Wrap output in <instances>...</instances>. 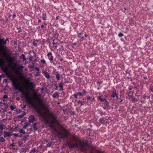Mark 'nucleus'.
Listing matches in <instances>:
<instances>
[{"mask_svg":"<svg viewBox=\"0 0 153 153\" xmlns=\"http://www.w3.org/2000/svg\"><path fill=\"white\" fill-rule=\"evenodd\" d=\"M100 121L101 123H104L105 122V121L102 118L100 119Z\"/></svg>","mask_w":153,"mask_h":153,"instance_id":"21","label":"nucleus"},{"mask_svg":"<svg viewBox=\"0 0 153 153\" xmlns=\"http://www.w3.org/2000/svg\"><path fill=\"white\" fill-rule=\"evenodd\" d=\"M91 153H102L101 151L99 150L96 149L95 148H94L93 149H92L91 151Z\"/></svg>","mask_w":153,"mask_h":153,"instance_id":"6","label":"nucleus"},{"mask_svg":"<svg viewBox=\"0 0 153 153\" xmlns=\"http://www.w3.org/2000/svg\"><path fill=\"white\" fill-rule=\"evenodd\" d=\"M3 129V125H0V129L1 130V131H0V133L2 132V130Z\"/></svg>","mask_w":153,"mask_h":153,"instance_id":"29","label":"nucleus"},{"mask_svg":"<svg viewBox=\"0 0 153 153\" xmlns=\"http://www.w3.org/2000/svg\"><path fill=\"white\" fill-rule=\"evenodd\" d=\"M55 86H56V88H55V89L56 90H58V86L57 85H55Z\"/></svg>","mask_w":153,"mask_h":153,"instance_id":"45","label":"nucleus"},{"mask_svg":"<svg viewBox=\"0 0 153 153\" xmlns=\"http://www.w3.org/2000/svg\"><path fill=\"white\" fill-rule=\"evenodd\" d=\"M40 117L46 123L50 124V127L52 130V132L54 135L58 136L61 138L66 137L68 135V132L67 130L62 132L59 131L55 126V124L59 125V123L56 120V117L48 111L42 112L40 110H37Z\"/></svg>","mask_w":153,"mask_h":153,"instance_id":"1","label":"nucleus"},{"mask_svg":"<svg viewBox=\"0 0 153 153\" xmlns=\"http://www.w3.org/2000/svg\"><path fill=\"white\" fill-rule=\"evenodd\" d=\"M5 139L3 137H1L0 138V141L1 142H3L5 141Z\"/></svg>","mask_w":153,"mask_h":153,"instance_id":"20","label":"nucleus"},{"mask_svg":"<svg viewBox=\"0 0 153 153\" xmlns=\"http://www.w3.org/2000/svg\"><path fill=\"white\" fill-rule=\"evenodd\" d=\"M76 139V136L75 135L72 136L70 138V142H67L66 143V145L67 146H69L70 148H77L78 145L77 143V141Z\"/></svg>","mask_w":153,"mask_h":153,"instance_id":"3","label":"nucleus"},{"mask_svg":"<svg viewBox=\"0 0 153 153\" xmlns=\"http://www.w3.org/2000/svg\"><path fill=\"white\" fill-rule=\"evenodd\" d=\"M8 40V39H7L6 40H4V39H0V45H5L6 44L7 41Z\"/></svg>","mask_w":153,"mask_h":153,"instance_id":"7","label":"nucleus"},{"mask_svg":"<svg viewBox=\"0 0 153 153\" xmlns=\"http://www.w3.org/2000/svg\"><path fill=\"white\" fill-rule=\"evenodd\" d=\"M44 27V25H41V27L42 28H43V27Z\"/></svg>","mask_w":153,"mask_h":153,"instance_id":"53","label":"nucleus"},{"mask_svg":"<svg viewBox=\"0 0 153 153\" xmlns=\"http://www.w3.org/2000/svg\"><path fill=\"white\" fill-rule=\"evenodd\" d=\"M59 16H57L56 17V20L58 19H59Z\"/></svg>","mask_w":153,"mask_h":153,"instance_id":"48","label":"nucleus"},{"mask_svg":"<svg viewBox=\"0 0 153 153\" xmlns=\"http://www.w3.org/2000/svg\"><path fill=\"white\" fill-rule=\"evenodd\" d=\"M4 98H8L7 96L6 95H4Z\"/></svg>","mask_w":153,"mask_h":153,"instance_id":"38","label":"nucleus"},{"mask_svg":"<svg viewBox=\"0 0 153 153\" xmlns=\"http://www.w3.org/2000/svg\"><path fill=\"white\" fill-rule=\"evenodd\" d=\"M123 101V100H121L120 101V102H122Z\"/></svg>","mask_w":153,"mask_h":153,"instance_id":"61","label":"nucleus"},{"mask_svg":"<svg viewBox=\"0 0 153 153\" xmlns=\"http://www.w3.org/2000/svg\"><path fill=\"white\" fill-rule=\"evenodd\" d=\"M118 36L120 37H122L123 36V33H120L118 35Z\"/></svg>","mask_w":153,"mask_h":153,"instance_id":"28","label":"nucleus"},{"mask_svg":"<svg viewBox=\"0 0 153 153\" xmlns=\"http://www.w3.org/2000/svg\"><path fill=\"white\" fill-rule=\"evenodd\" d=\"M4 63L5 62L4 61L2 60H1L0 59V65H3Z\"/></svg>","mask_w":153,"mask_h":153,"instance_id":"23","label":"nucleus"},{"mask_svg":"<svg viewBox=\"0 0 153 153\" xmlns=\"http://www.w3.org/2000/svg\"><path fill=\"white\" fill-rule=\"evenodd\" d=\"M29 124V123L26 122V123H25V125H26L27 126Z\"/></svg>","mask_w":153,"mask_h":153,"instance_id":"39","label":"nucleus"},{"mask_svg":"<svg viewBox=\"0 0 153 153\" xmlns=\"http://www.w3.org/2000/svg\"><path fill=\"white\" fill-rule=\"evenodd\" d=\"M48 153H51V152H48Z\"/></svg>","mask_w":153,"mask_h":153,"instance_id":"64","label":"nucleus"},{"mask_svg":"<svg viewBox=\"0 0 153 153\" xmlns=\"http://www.w3.org/2000/svg\"><path fill=\"white\" fill-rule=\"evenodd\" d=\"M19 132L20 133H22L23 134H25V131H23L22 129H21L20 130H19Z\"/></svg>","mask_w":153,"mask_h":153,"instance_id":"22","label":"nucleus"},{"mask_svg":"<svg viewBox=\"0 0 153 153\" xmlns=\"http://www.w3.org/2000/svg\"><path fill=\"white\" fill-rule=\"evenodd\" d=\"M27 127V126H26V125H25L23 127V129L26 128Z\"/></svg>","mask_w":153,"mask_h":153,"instance_id":"42","label":"nucleus"},{"mask_svg":"<svg viewBox=\"0 0 153 153\" xmlns=\"http://www.w3.org/2000/svg\"><path fill=\"white\" fill-rule=\"evenodd\" d=\"M14 135L15 136H17V135L16 134H14Z\"/></svg>","mask_w":153,"mask_h":153,"instance_id":"58","label":"nucleus"},{"mask_svg":"<svg viewBox=\"0 0 153 153\" xmlns=\"http://www.w3.org/2000/svg\"><path fill=\"white\" fill-rule=\"evenodd\" d=\"M27 139V137L26 136H25L23 138V140H26Z\"/></svg>","mask_w":153,"mask_h":153,"instance_id":"36","label":"nucleus"},{"mask_svg":"<svg viewBox=\"0 0 153 153\" xmlns=\"http://www.w3.org/2000/svg\"><path fill=\"white\" fill-rule=\"evenodd\" d=\"M29 121L30 123H33L35 120V117L33 115L30 116L29 117Z\"/></svg>","mask_w":153,"mask_h":153,"instance_id":"8","label":"nucleus"},{"mask_svg":"<svg viewBox=\"0 0 153 153\" xmlns=\"http://www.w3.org/2000/svg\"><path fill=\"white\" fill-rule=\"evenodd\" d=\"M22 136V134H20L19 136V137H21Z\"/></svg>","mask_w":153,"mask_h":153,"instance_id":"57","label":"nucleus"},{"mask_svg":"<svg viewBox=\"0 0 153 153\" xmlns=\"http://www.w3.org/2000/svg\"><path fill=\"white\" fill-rule=\"evenodd\" d=\"M57 43V41H56L55 40H54L53 41V42L52 43V44L53 45H55V44H56Z\"/></svg>","mask_w":153,"mask_h":153,"instance_id":"31","label":"nucleus"},{"mask_svg":"<svg viewBox=\"0 0 153 153\" xmlns=\"http://www.w3.org/2000/svg\"><path fill=\"white\" fill-rule=\"evenodd\" d=\"M36 148H33V149L30 152V153H34L36 152Z\"/></svg>","mask_w":153,"mask_h":153,"instance_id":"18","label":"nucleus"},{"mask_svg":"<svg viewBox=\"0 0 153 153\" xmlns=\"http://www.w3.org/2000/svg\"><path fill=\"white\" fill-rule=\"evenodd\" d=\"M117 97V98L118 99V96L117 95V96H116Z\"/></svg>","mask_w":153,"mask_h":153,"instance_id":"60","label":"nucleus"},{"mask_svg":"<svg viewBox=\"0 0 153 153\" xmlns=\"http://www.w3.org/2000/svg\"><path fill=\"white\" fill-rule=\"evenodd\" d=\"M59 87L62 90V88L63 87V85L62 84V83H60V84L59 85Z\"/></svg>","mask_w":153,"mask_h":153,"instance_id":"27","label":"nucleus"},{"mask_svg":"<svg viewBox=\"0 0 153 153\" xmlns=\"http://www.w3.org/2000/svg\"><path fill=\"white\" fill-rule=\"evenodd\" d=\"M76 141H77L78 148H79V149L81 150L83 152L87 150V147L85 145H88V143L86 141L84 142H82L81 140L77 137H76Z\"/></svg>","mask_w":153,"mask_h":153,"instance_id":"4","label":"nucleus"},{"mask_svg":"<svg viewBox=\"0 0 153 153\" xmlns=\"http://www.w3.org/2000/svg\"><path fill=\"white\" fill-rule=\"evenodd\" d=\"M33 45H36V44L35 43H34V42H33Z\"/></svg>","mask_w":153,"mask_h":153,"instance_id":"54","label":"nucleus"},{"mask_svg":"<svg viewBox=\"0 0 153 153\" xmlns=\"http://www.w3.org/2000/svg\"><path fill=\"white\" fill-rule=\"evenodd\" d=\"M58 93L57 92H55L54 93L53 95V98H56L58 96Z\"/></svg>","mask_w":153,"mask_h":153,"instance_id":"16","label":"nucleus"},{"mask_svg":"<svg viewBox=\"0 0 153 153\" xmlns=\"http://www.w3.org/2000/svg\"><path fill=\"white\" fill-rule=\"evenodd\" d=\"M52 143V142L51 141L49 142L48 144H46V147H50L51 146Z\"/></svg>","mask_w":153,"mask_h":153,"instance_id":"17","label":"nucleus"},{"mask_svg":"<svg viewBox=\"0 0 153 153\" xmlns=\"http://www.w3.org/2000/svg\"><path fill=\"white\" fill-rule=\"evenodd\" d=\"M47 56L48 57V59H49L50 62L51 63H53V56L52 55V53L51 52H50L48 53L47 54Z\"/></svg>","mask_w":153,"mask_h":153,"instance_id":"5","label":"nucleus"},{"mask_svg":"<svg viewBox=\"0 0 153 153\" xmlns=\"http://www.w3.org/2000/svg\"><path fill=\"white\" fill-rule=\"evenodd\" d=\"M13 17H15V16H16V15H15V14H14L13 15Z\"/></svg>","mask_w":153,"mask_h":153,"instance_id":"52","label":"nucleus"},{"mask_svg":"<svg viewBox=\"0 0 153 153\" xmlns=\"http://www.w3.org/2000/svg\"><path fill=\"white\" fill-rule=\"evenodd\" d=\"M87 35L86 34H85V36L86 37H87Z\"/></svg>","mask_w":153,"mask_h":153,"instance_id":"55","label":"nucleus"},{"mask_svg":"<svg viewBox=\"0 0 153 153\" xmlns=\"http://www.w3.org/2000/svg\"><path fill=\"white\" fill-rule=\"evenodd\" d=\"M60 75L58 73H57L56 74V78L57 80L59 81V80H60Z\"/></svg>","mask_w":153,"mask_h":153,"instance_id":"12","label":"nucleus"},{"mask_svg":"<svg viewBox=\"0 0 153 153\" xmlns=\"http://www.w3.org/2000/svg\"><path fill=\"white\" fill-rule=\"evenodd\" d=\"M98 99V100H100L101 99V97L100 96H99Z\"/></svg>","mask_w":153,"mask_h":153,"instance_id":"44","label":"nucleus"},{"mask_svg":"<svg viewBox=\"0 0 153 153\" xmlns=\"http://www.w3.org/2000/svg\"><path fill=\"white\" fill-rule=\"evenodd\" d=\"M90 99H91V97H87V99L88 100H90Z\"/></svg>","mask_w":153,"mask_h":153,"instance_id":"49","label":"nucleus"},{"mask_svg":"<svg viewBox=\"0 0 153 153\" xmlns=\"http://www.w3.org/2000/svg\"><path fill=\"white\" fill-rule=\"evenodd\" d=\"M38 22H41V20H38Z\"/></svg>","mask_w":153,"mask_h":153,"instance_id":"59","label":"nucleus"},{"mask_svg":"<svg viewBox=\"0 0 153 153\" xmlns=\"http://www.w3.org/2000/svg\"><path fill=\"white\" fill-rule=\"evenodd\" d=\"M4 137H9L11 135V134H10L9 132L7 131L4 132Z\"/></svg>","mask_w":153,"mask_h":153,"instance_id":"9","label":"nucleus"},{"mask_svg":"<svg viewBox=\"0 0 153 153\" xmlns=\"http://www.w3.org/2000/svg\"><path fill=\"white\" fill-rule=\"evenodd\" d=\"M86 92V91H83V94H85V93Z\"/></svg>","mask_w":153,"mask_h":153,"instance_id":"56","label":"nucleus"},{"mask_svg":"<svg viewBox=\"0 0 153 153\" xmlns=\"http://www.w3.org/2000/svg\"><path fill=\"white\" fill-rule=\"evenodd\" d=\"M16 100H19V97H17L16 98Z\"/></svg>","mask_w":153,"mask_h":153,"instance_id":"50","label":"nucleus"},{"mask_svg":"<svg viewBox=\"0 0 153 153\" xmlns=\"http://www.w3.org/2000/svg\"><path fill=\"white\" fill-rule=\"evenodd\" d=\"M77 102H78V103H80L81 104V105H84V102H82L80 101V100H77Z\"/></svg>","mask_w":153,"mask_h":153,"instance_id":"25","label":"nucleus"},{"mask_svg":"<svg viewBox=\"0 0 153 153\" xmlns=\"http://www.w3.org/2000/svg\"><path fill=\"white\" fill-rule=\"evenodd\" d=\"M117 94L116 93V92H114V91H113V92L112 93V94H111V96L112 97H115L116 96H117Z\"/></svg>","mask_w":153,"mask_h":153,"instance_id":"15","label":"nucleus"},{"mask_svg":"<svg viewBox=\"0 0 153 153\" xmlns=\"http://www.w3.org/2000/svg\"><path fill=\"white\" fill-rule=\"evenodd\" d=\"M25 57V55L24 54H22L20 56V58L21 59H23Z\"/></svg>","mask_w":153,"mask_h":153,"instance_id":"30","label":"nucleus"},{"mask_svg":"<svg viewBox=\"0 0 153 153\" xmlns=\"http://www.w3.org/2000/svg\"><path fill=\"white\" fill-rule=\"evenodd\" d=\"M30 85L31 87H33L35 85L34 84L33 82H30Z\"/></svg>","mask_w":153,"mask_h":153,"instance_id":"26","label":"nucleus"},{"mask_svg":"<svg viewBox=\"0 0 153 153\" xmlns=\"http://www.w3.org/2000/svg\"><path fill=\"white\" fill-rule=\"evenodd\" d=\"M35 69H36V70L37 71H39V68L37 67H36L35 68Z\"/></svg>","mask_w":153,"mask_h":153,"instance_id":"41","label":"nucleus"},{"mask_svg":"<svg viewBox=\"0 0 153 153\" xmlns=\"http://www.w3.org/2000/svg\"><path fill=\"white\" fill-rule=\"evenodd\" d=\"M36 123H34L33 124V128L35 130H36L37 129V128L36 127Z\"/></svg>","mask_w":153,"mask_h":153,"instance_id":"19","label":"nucleus"},{"mask_svg":"<svg viewBox=\"0 0 153 153\" xmlns=\"http://www.w3.org/2000/svg\"><path fill=\"white\" fill-rule=\"evenodd\" d=\"M24 68V67L22 65H20L19 67V69H22Z\"/></svg>","mask_w":153,"mask_h":153,"instance_id":"33","label":"nucleus"},{"mask_svg":"<svg viewBox=\"0 0 153 153\" xmlns=\"http://www.w3.org/2000/svg\"><path fill=\"white\" fill-rule=\"evenodd\" d=\"M78 94L80 96H82L83 95L82 93L81 92H79Z\"/></svg>","mask_w":153,"mask_h":153,"instance_id":"40","label":"nucleus"},{"mask_svg":"<svg viewBox=\"0 0 153 153\" xmlns=\"http://www.w3.org/2000/svg\"><path fill=\"white\" fill-rule=\"evenodd\" d=\"M74 45H76V43H74Z\"/></svg>","mask_w":153,"mask_h":153,"instance_id":"63","label":"nucleus"},{"mask_svg":"<svg viewBox=\"0 0 153 153\" xmlns=\"http://www.w3.org/2000/svg\"><path fill=\"white\" fill-rule=\"evenodd\" d=\"M12 85L13 87L15 88V90H18L19 92L22 93L24 95L27 102L29 104L32 105H34V103L32 101L31 98L27 96V94L24 92L23 89L22 87L18 85L17 83L14 81L12 82Z\"/></svg>","mask_w":153,"mask_h":153,"instance_id":"2","label":"nucleus"},{"mask_svg":"<svg viewBox=\"0 0 153 153\" xmlns=\"http://www.w3.org/2000/svg\"><path fill=\"white\" fill-rule=\"evenodd\" d=\"M98 99V100H100L101 99V97L100 96H99Z\"/></svg>","mask_w":153,"mask_h":153,"instance_id":"43","label":"nucleus"},{"mask_svg":"<svg viewBox=\"0 0 153 153\" xmlns=\"http://www.w3.org/2000/svg\"><path fill=\"white\" fill-rule=\"evenodd\" d=\"M43 90H44V88H42L41 89V91H42Z\"/></svg>","mask_w":153,"mask_h":153,"instance_id":"51","label":"nucleus"},{"mask_svg":"<svg viewBox=\"0 0 153 153\" xmlns=\"http://www.w3.org/2000/svg\"><path fill=\"white\" fill-rule=\"evenodd\" d=\"M46 16V13H43L42 14V19H43V20H46V18H47Z\"/></svg>","mask_w":153,"mask_h":153,"instance_id":"13","label":"nucleus"},{"mask_svg":"<svg viewBox=\"0 0 153 153\" xmlns=\"http://www.w3.org/2000/svg\"><path fill=\"white\" fill-rule=\"evenodd\" d=\"M63 60V59H61L60 60L61 61H62V60Z\"/></svg>","mask_w":153,"mask_h":153,"instance_id":"62","label":"nucleus"},{"mask_svg":"<svg viewBox=\"0 0 153 153\" xmlns=\"http://www.w3.org/2000/svg\"><path fill=\"white\" fill-rule=\"evenodd\" d=\"M150 90L153 92V88H150Z\"/></svg>","mask_w":153,"mask_h":153,"instance_id":"47","label":"nucleus"},{"mask_svg":"<svg viewBox=\"0 0 153 153\" xmlns=\"http://www.w3.org/2000/svg\"><path fill=\"white\" fill-rule=\"evenodd\" d=\"M46 77L47 79H49L50 78V76L48 74L46 75Z\"/></svg>","mask_w":153,"mask_h":153,"instance_id":"35","label":"nucleus"},{"mask_svg":"<svg viewBox=\"0 0 153 153\" xmlns=\"http://www.w3.org/2000/svg\"><path fill=\"white\" fill-rule=\"evenodd\" d=\"M12 54V53L10 52V51H8L7 53L4 54V56L5 57L10 56Z\"/></svg>","mask_w":153,"mask_h":153,"instance_id":"10","label":"nucleus"},{"mask_svg":"<svg viewBox=\"0 0 153 153\" xmlns=\"http://www.w3.org/2000/svg\"><path fill=\"white\" fill-rule=\"evenodd\" d=\"M78 37L79 38L81 39H84L83 35L82 34V33H79L78 34Z\"/></svg>","mask_w":153,"mask_h":153,"instance_id":"11","label":"nucleus"},{"mask_svg":"<svg viewBox=\"0 0 153 153\" xmlns=\"http://www.w3.org/2000/svg\"><path fill=\"white\" fill-rule=\"evenodd\" d=\"M16 108L15 106L13 105H11L10 106V109L12 110H13Z\"/></svg>","mask_w":153,"mask_h":153,"instance_id":"24","label":"nucleus"},{"mask_svg":"<svg viewBox=\"0 0 153 153\" xmlns=\"http://www.w3.org/2000/svg\"><path fill=\"white\" fill-rule=\"evenodd\" d=\"M14 143H12L11 144H10V146H14Z\"/></svg>","mask_w":153,"mask_h":153,"instance_id":"46","label":"nucleus"},{"mask_svg":"<svg viewBox=\"0 0 153 153\" xmlns=\"http://www.w3.org/2000/svg\"><path fill=\"white\" fill-rule=\"evenodd\" d=\"M41 61L42 63L44 64L45 63V61L44 59H41Z\"/></svg>","mask_w":153,"mask_h":153,"instance_id":"32","label":"nucleus"},{"mask_svg":"<svg viewBox=\"0 0 153 153\" xmlns=\"http://www.w3.org/2000/svg\"><path fill=\"white\" fill-rule=\"evenodd\" d=\"M74 96L75 98H77V94H74Z\"/></svg>","mask_w":153,"mask_h":153,"instance_id":"37","label":"nucleus"},{"mask_svg":"<svg viewBox=\"0 0 153 153\" xmlns=\"http://www.w3.org/2000/svg\"><path fill=\"white\" fill-rule=\"evenodd\" d=\"M105 98H101L100 101L101 102H102L105 101Z\"/></svg>","mask_w":153,"mask_h":153,"instance_id":"34","label":"nucleus"},{"mask_svg":"<svg viewBox=\"0 0 153 153\" xmlns=\"http://www.w3.org/2000/svg\"><path fill=\"white\" fill-rule=\"evenodd\" d=\"M25 113H24L23 114H22L19 115L17 116V117L19 118H23L24 116H25Z\"/></svg>","mask_w":153,"mask_h":153,"instance_id":"14","label":"nucleus"}]
</instances>
